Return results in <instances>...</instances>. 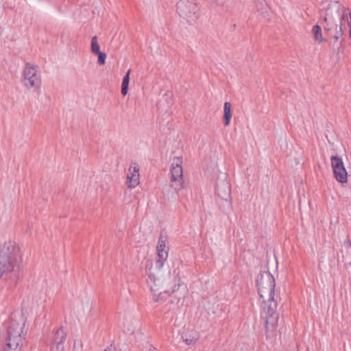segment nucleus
Segmentation results:
<instances>
[{"label":"nucleus","mask_w":351,"mask_h":351,"mask_svg":"<svg viewBox=\"0 0 351 351\" xmlns=\"http://www.w3.org/2000/svg\"><path fill=\"white\" fill-rule=\"evenodd\" d=\"M21 348L5 345L3 351H21Z\"/></svg>","instance_id":"obj_27"},{"label":"nucleus","mask_w":351,"mask_h":351,"mask_svg":"<svg viewBox=\"0 0 351 351\" xmlns=\"http://www.w3.org/2000/svg\"><path fill=\"white\" fill-rule=\"evenodd\" d=\"M51 351H64V345L62 343H53L51 346Z\"/></svg>","instance_id":"obj_25"},{"label":"nucleus","mask_w":351,"mask_h":351,"mask_svg":"<svg viewBox=\"0 0 351 351\" xmlns=\"http://www.w3.org/2000/svg\"><path fill=\"white\" fill-rule=\"evenodd\" d=\"M73 351H84L83 344L81 341H75L74 342Z\"/></svg>","instance_id":"obj_26"},{"label":"nucleus","mask_w":351,"mask_h":351,"mask_svg":"<svg viewBox=\"0 0 351 351\" xmlns=\"http://www.w3.org/2000/svg\"><path fill=\"white\" fill-rule=\"evenodd\" d=\"M130 72L131 69H129L123 78L121 84V94L124 96L128 93Z\"/></svg>","instance_id":"obj_21"},{"label":"nucleus","mask_w":351,"mask_h":351,"mask_svg":"<svg viewBox=\"0 0 351 351\" xmlns=\"http://www.w3.org/2000/svg\"><path fill=\"white\" fill-rule=\"evenodd\" d=\"M178 14L189 23L198 18V8L194 0H180L177 4Z\"/></svg>","instance_id":"obj_7"},{"label":"nucleus","mask_w":351,"mask_h":351,"mask_svg":"<svg viewBox=\"0 0 351 351\" xmlns=\"http://www.w3.org/2000/svg\"><path fill=\"white\" fill-rule=\"evenodd\" d=\"M104 351H116L115 348H114L112 346H110L107 347Z\"/></svg>","instance_id":"obj_30"},{"label":"nucleus","mask_w":351,"mask_h":351,"mask_svg":"<svg viewBox=\"0 0 351 351\" xmlns=\"http://www.w3.org/2000/svg\"><path fill=\"white\" fill-rule=\"evenodd\" d=\"M95 55H97L98 56V60H97V62L99 65H104L105 63H106V54L105 53H103V52H99L98 53H96Z\"/></svg>","instance_id":"obj_24"},{"label":"nucleus","mask_w":351,"mask_h":351,"mask_svg":"<svg viewBox=\"0 0 351 351\" xmlns=\"http://www.w3.org/2000/svg\"><path fill=\"white\" fill-rule=\"evenodd\" d=\"M8 274H11L10 276V278H16L17 276V272L10 268L7 265L0 263V278L3 274L7 275Z\"/></svg>","instance_id":"obj_17"},{"label":"nucleus","mask_w":351,"mask_h":351,"mask_svg":"<svg viewBox=\"0 0 351 351\" xmlns=\"http://www.w3.org/2000/svg\"><path fill=\"white\" fill-rule=\"evenodd\" d=\"M156 251L157 257L156 261V265L158 268L157 271H163L162 268L168 258L169 247L166 245L165 241L161 238L158 241L156 247ZM165 271H166L167 270Z\"/></svg>","instance_id":"obj_11"},{"label":"nucleus","mask_w":351,"mask_h":351,"mask_svg":"<svg viewBox=\"0 0 351 351\" xmlns=\"http://www.w3.org/2000/svg\"><path fill=\"white\" fill-rule=\"evenodd\" d=\"M27 307L29 308L32 313L37 315H41L45 310V302L38 296H34L29 305L27 304Z\"/></svg>","instance_id":"obj_13"},{"label":"nucleus","mask_w":351,"mask_h":351,"mask_svg":"<svg viewBox=\"0 0 351 351\" xmlns=\"http://www.w3.org/2000/svg\"><path fill=\"white\" fill-rule=\"evenodd\" d=\"M342 8L339 6H330L324 19L323 27L327 34L335 40H339L343 35V27L344 21L341 22L340 18L342 16Z\"/></svg>","instance_id":"obj_3"},{"label":"nucleus","mask_w":351,"mask_h":351,"mask_svg":"<svg viewBox=\"0 0 351 351\" xmlns=\"http://www.w3.org/2000/svg\"><path fill=\"white\" fill-rule=\"evenodd\" d=\"M182 337L187 345H192L195 343V342L198 340L199 334L196 330L193 329L187 328L182 333Z\"/></svg>","instance_id":"obj_14"},{"label":"nucleus","mask_w":351,"mask_h":351,"mask_svg":"<svg viewBox=\"0 0 351 351\" xmlns=\"http://www.w3.org/2000/svg\"><path fill=\"white\" fill-rule=\"evenodd\" d=\"M204 171L205 175L212 180L216 179L219 173L217 165V158L215 156H208L204 158Z\"/></svg>","instance_id":"obj_10"},{"label":"nucleus","mask_w":351,"mask_h":351,"mask_svg":"<svg viewBox=\"0 0 351 351\" xmlns=\"http://www.w3.org/2000/svg\"><path fill=\"white\" fill-rule=\"evenodd\" d=\"M27 330V327L25 319H21L19 321L12 320L8 328L6 345L21 348Z\"/></svg>","instance_id":"obj_6"},{"label":"nucleus","mask_w":351,"mask_h":351,"mask_svg":"<svg viewBox=\"0 0 351 351\" xmlns=\"http://www.w3.org/2000/svg\"><path fill=\"white\" fill-rule=\"evenodd\" d=\"M90 50L93 54H96L100 52V46L97 41V37L93 36L91 39Z\"/></svg>","instance_id":"obj_22"},{"label":"nucleus","mask_w":351,"mask_h":351,"mask_svg":"<svg viewBox=\"0 0 351 351\" xmlns=\"http://www.w3.org/2000/svg\"><path fill=\"white\" fill-rule=\"evenodd\" d=\"M66 335L65 332L64 331V330L62 328H59L55 332L53 343L63 344V343L64 342V341L66 339Z\"/></svg>","instance_id":"obj_18"},{"label":"nucleus","mask_w":351,"mask_h":351,"mask_svg":"<svg viewBox=\"0 0 351 351\" xmlns=\"http://www.w3.org/2000/svg\"><path fill=\"white\" fill-rule=\"evenodd\" d=\"M140 167L139 165L134 162L131 164L129 167L128 173L127 175L126 184L130 189H134L140 183Z\"/></svg>","instance_id":"obj_12"},{"label":"nucleus","mask_w":351,"mask_h":351,"mask_svg":"<svg viewBox=\"0 0 351 351\" xmlns=\"http://www.w3.org/2000/svg\"><path fill=\"white\" fill-rule=\"evenodd\" d=\"M21 261L20 247L13 241H7L0 250V263L5 264L10 268L18 272Z\"/></svg>","instance_id":"obj_4"},{"label":"nucleus","mask_w":351,"mask_h":351,"mask_svg":"<svg viewBox=\"0 0 351 351\" xmlns=\"http://www.w3.org/2000/svg\"><path fill=\"white\" fill-rule=\"evenodd\" d=\"M217 1H218L219 3H221V4H223L226 2L225 0H217Z\"/></svg>","instance_id":"obj_31"},{"label":"nucleus","mask_w":351,"mask_h":351,"mask_svg":"<svg viewBox=\"0 0 351 351\" xmlns=\"http://www.w3.org/2000/svg\"><path fill=\"white\" fill-rule=\"evenodd\" d=\"M84 311H90V304L88 302H86L84 304Z\"/></svg>","instance_id":"obj_29"},{"label":"nucleus","mask_w":351,"mask_h":351,"mask_svg":"<svg viewBox=\"0 0 351 351\" xmlns=\"http://www.w3.org/2000/svg\"><path fill=\"white\" fill-rule=\"evenodd\" d=\"M275 286L274 278L269 272L263 271L259 274L257 279L258 291L265 316V335L271 343L278 336V296L275 293Z\"/></svg>","instance_id":"obj_1"},{"label":"nucleus","mask_w":351,"mask_h":351,"mask_svg":"<svg viewBox=\"0 0 351 351\" xmlns=\"http://www.w3.org/2000/svg\"><path fill=\"white\" fill-rule=\"evenodd\" d=\"M232 116V106L228 101L224 103L223 105V120L224 125L228 126L230 123V120Z\"/></svg>","instance_id":"obj_15"},{"label":"nucleus","mask_w":351,"mask_h":351,"mask_svg":"<svg viewBox=\"0 0 351 351\" xmlns=\"http://www.w3.org/2000/svg\"><path fill=\"white\" fill-rule=\"evenodd\" d=\"M182 159L176 157L173 159L171 168V186L176 191L184 188V178L182 169Z\"/></svg>","instance_id":"obj_8"},{"label":"nucleus","mask_w":351,"mask_h":351,"mask_svg":"<svg viewBox=\"0 0 351 351\" xmlns=\"http://www.w3.org/2000/svg\"><path fill=\"white\" fill-rule=\"evenodd\" d=\"M312 33L313 35L314 40L318 43H321L323 42L324 38L322 36V32L321 27L318 25H315L313 27Z\"/></svg>","instance_id":"obj_20"},{"label":"nucleus","mask_w":351,"mask_h":351,"mask_svg":"<svg viewBox=\"0 0 351 351\" xmlns=\"http://www.w3.org/2000/svg\"><path fill=\"white\" fill-rule=\"evenodd\" d=\"M21 82L27 90L39 91L42 85L41 71L39 66L27 63L22 71Z\"/></svg>","instance_id":"obj_5"},{"label":"nucleus","mask_w":351,"mask_h":351,"mask_svg":"<svg viewBox=\"0 0 351 351\" xmlns=\"http://www.w3.org/2000/svg\"><path fill=\"white\" fill-rule=\"evenodd\" d=\"M123 331L128 335H133L136 328V324L133 321H125L123 323Z\"/></svg>","instance_id":"obj_19"},{"label":"nucleus","mask_w":351,"mask_h":351,"mask_svg":"<svg viewBox=\"0 0 351 351\" xmlns=\"http://www.w3.org/2000/svg\"><path fill=\"white\" fill-rule=\"evenodd\" d=\"M331 166L337 181L342 184L346 183L348 182V173L342 160L337 156H332Z\"/></svg>","instance_id":"obj_9"},{"label":"nucleus","mask_w":351,"mask_h":351,"mask_svg":"<svg viewBox=\"0 0 351 351\" xmlns=\"http://www.w3.org/2000/svg\"><path fill=\"white\" fill-rule=\"evenodd\" d=\"M340 20L344 21V24H347L350 28L349 36L351 38V12L347 8H342V16Z\"/></svg>","instance_id":"obj_16"},{"label":"nucleus","mask_w":351,"mask_h":351,"mask_svg":"<svg viewBox=\"0 0 351 351\" xmlns=\"http://www.w3.org/2000/svg\"><path fill=\"white\" fill-rule=\"evenodd\" d=\"M147 283L152 293V300L157 306L163 305L171 296L180 300L187 294L186 286L181 285L179 277L171 275L169 269L150 272Z\"/></svg>","instance_id":"obj_2"},{"label":"nucleus","mask_w":351,"mask_h":351,"mask_svg":"<svg viewBox=\"0 0 351 351\" xmlns=\"http://www.w3.org/2000/svg\"><path fill=\"white\" fill-rule=\"evenodd\" d=\"M343 245L346 248H351V241L348 238L343 242Z\"/></svg>","instance_id":"obj_28"},{"label":"nucleus","mask_w":351,"mask_h":351,"mask_svg":"<svg viewBox=\"0 0 351 351\" xmlns=\"http://www.w3.org/2000/svg\"><path fill=\"white\" fill-rule=\"evenodd\" d=\"M224 185H225V189L223 191H221V189L219 186H217V191L218 195L223 199L227 198L230 194V188L228 186V184L226 183Z\"/></svg>","instance_id":"obj_23"}]
</instances>
